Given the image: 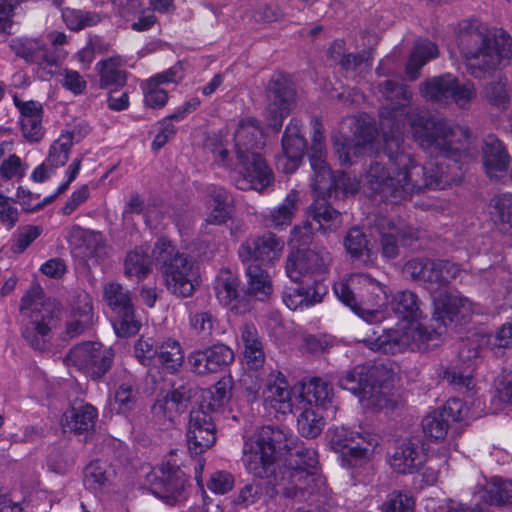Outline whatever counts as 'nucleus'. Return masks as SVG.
I'll list each match as a JSON object with an SVG mask.
<instances>
[{
	"instance_id": "nucleus-10",
	"label": "nucleus",
	"mask_w": 512,
	"mask_h": 512,
	"mask_svg": "<svg viewBox=\"0 0 512 512\" xmlns=\"http://www.w3.org/2000/svg\"><path fill=\"white\" fill-rule=\"evenodd\" d=\"M275 485L281 488L282 494L288 498L308 500L310 496H326L328 488L324 478L318 471L305 470L301 466L285 467L281 478L275 477Z\"/></svg>"
},
{
	"instance_id": "nucleus-32",
	"label": "nucleus",
	"mask_w": 512,
	"mask_h": 512,
	"mask_svg": "<svg viewBox=\"0 0 512 512\" xmlns=\"http://www.w3.org/2000/svg\"><path fill=\"white\" fill-rule=\"evenodd\" d=\"M97 417V409L91 404L85 403L66 411L62 424L65 429L81 434L94 428Z\"/></svg>"
},
{
	"instance_id": "nucleus-27",
	"label": "nucleus",
	"mask_w": 512,
	"mask_h": 512,
	"mask_svg": "<svg viewBox=\"0 0 512 512\" xmlns=\"http://www.w3.org/2000/svg\"><path fill=\"white\" fill-rule=\"evenodd\" d=\"M234 154L258 152L265 146V136L260 123L254 118L242 119L234 132Z\"/></svg>"
},
{
	"instance_id": "nucleus-1",
	"label": "nucleus",
	"mask_w": 512,
	"mask_h": 512,
	"mask_svg": "<svg viewBox=\"0 0 512 512\" xmlns=\"http://www.w3.org/2000/svg\"><path fill=\"white\" fill-rule=\"evenodd\" d=\"M377 89L379 129L389 163H371L365 176L369 187L399 203L459 183L460 161L468 156L469 129L413 109V92L403 83L385 80Z\"/></svg>"
},
{
	"instance_id": "nucleus-37",
	"label": "nucleus",
	"mask_w": 512,
	"mask_h": 512,
	"mask_svg": "<svg viewBox=\"0 0 512 512\" xmlns=\"http://www.w3.org/2000/svg\"><path fill=\"white\" fill-rule=\"evenodd\" d=\"M124 60L120 56L109 57L96 64L101 88H119L126 84V73L121 69Z\"/></svg>"
},
{
	"instance_id": "nucleus-25",
	"label": "nucleus",
	"mask_w": 512,
	"mask_h": 512,
	"mask_svg": "<svg viewBox=\"0 0 512 512\" xmlns=\"http://www.w3.org/2000/svg\"><path fill=\"white\" fill-rule=\"evenodd\" d=\"M426 461V455L418 442L404 441L398 445L390 457L391 468L401 474H412Z\"/></svg>"
},
{
	"instance_id": "nucleus-58",
	"label": "nucleus",
	"mask_w": 512,
	"mask_h": 512,
	"mask_svg": "<svg viewBox=\"0 0 512 512\" xmlns=\"http://www.w3.org/2000/svg\"><path fill=\"white\" fill-rule=\"evenodd\" d=\"M415 500L407 492L393 491L381 506L382 512H414Z\"/></svg>"
},
{
	"instance_id": "nucleus-43",
	"label": "nucleus",
	"mask_w": 512,
	"mask_h": 512,
	"mask_svg": "<svg viewBox=\"0 0 512 512\" xmlns=\"http://www.w3.org/2000/svg\"><path fill=\"white\" fill-rule=\"evenodd\" d=\"M307 405V402L304 404L297 403V406L294 408L300 411L297 418L298 431L306 438H315L323 430L324 417L314 407Z\"/></svg>"
},
{
	"instance_id": "nucleus-39",
	"label": "nucleus",
	"mask_w": 512,
	"mask_h": 512,
	"mask_svg": "<svg viewBox=\"0 0 512 512\" xmlns=\"http://www.w3.org/2000/svg\"><path fill=\"white\" fill-rule=\"evenodd\" d=\"M299 207V194L292 190L285 199L273 208L266 217V223L269 227L281 229L289 226Z\"/></svg>"
},
{
	"instance_id": "nucleus-13",
	"label": "nucleus",
	"mask_w": 512,
	"mask_h": 512,
	"mask_svg": "<svg viewBox=\"0 0 512 512\" xmlns=\"http://www.w3.org/2000/svg\"><path fill=\"white\" fill-rule=\"evenodd\" d=\"M267 99L265 120L268 126L279 131L283 119L289 115L296 105L295 88L286 77H274L268 85Z\"/></svg>"
},
{
	"instance_id": "nucleus-19",
	"label": "nucleus",
	"mask_w": 512,
	"mask_h": 512,
	"mask_svg": "<svg viewBox=\"0 0 512 512\" xmlns=\"http://www.w3.org/2000/svg\"><path fill=\"white\" fill-rule=\"evenodd\" d=\"M265 405L277 413L288 414L297 406L299 395L288 384L281 372H272L263 390Z\"/></svg>"
},
{
	"instance_id": "nucleus-5",
	"label": "nucleus",
	"mask_w": 512,
	"mask_h": 512,
	"mask_svg": "<svg viewBox=\"0 0 512 512\" xmlns=\"http://www.w3.org/2000/svg\"><path fill=\"white\" fill-rule=\"evenodd\" d=\"M338 385L359 398L367 409L389 406L393 387V373L384 365H358L338 379Z\"/></svg>"
},
{
	"instance_id": "nucleus-30",
	"label": "nucleus",
	"mask_w": 512,
	"mask_h": 512,
	"mask_svg": "<svg viewBox=\"0 0 512 512\" xmlns=\"http://www.w3.org/2000/svg\"><path fill=\"white\" fill-rule=\"evenodd\" d=\"M299 404L307 402V406L326 407L333 398V387L322 378L314 377L301 384L298 391Z\"/></svg>"
},
{
	"instance_id": "nucleus-14",
	"label": "nucleus",
	"mask_w": 512,
	"mask_h": 512,
	"mask_svg": "<svg viewBox=\"0 0 512 512\" xmlns=\"http://www.w3.org/2000/svg\"><path fill=\"white\" fill-rule=\"evenodd\" d=\"M368 336L361 341L373 351L396 354L412 347L421 337H425L424 327L401 323L394 328L384 329L381 334Z\"/></svg>"
},
{
	"instance_id": "nucleus-31",
	"label": "nucleus",
	"mask_w": 512,
	"mask_h": 512,
	"mask_svg": "<svg viewBox=\"0 0 512 512\" xmlns=\"http://www.w3.org/2000/svg\"><path fill=\"white\" fill-rule=\"evenodd\" d=\"M240 344L246 364L251 369H259L265 362V353L258 331L253 324H245L241 328Z\"/></svg>"
},
{
	"instance_id": "nucleus-49",
	"label": "nucleus",
	"mask_w": 512,
	"mask_h": 512,
	"mask_svg": "<svg viewBox=\"0 0 512 512\" xmlns=\"http://www.w3.org/2000/svg\"><path fill=\"white\" fill-rule=\"evenodd\" d=\"M461 268L458 264L447 260L434 261L430 293H436L446 287L460 274Z\"/></svg>"
},
{
	"instance_id": "nucleus-2",
	"label": "nucleus",
	"mask_w": 512,
	"mask_h": 512,
	"mask_svg": "<svg viewBox=\"0 0 512 512\" xmlns=\"http://www.w3.org/2000/svg\"><path fill=\"white\" fill-rule=\"evenodd\" d=\"M458 46L475 78L508 66L512 59V38L504 31L492 35L478 20L460 23Z\"/></svg>"
},
{
	"instance_id": "nucleus-59",
	"label": "nucleus",
	"mask_w": 512,
	"mask_h": 512,
	"mask_svg": "<svg viewBox=\"0 0 512 512\" xmlns=\"http://www.w3.org/2000/svg\"><path fill=\"white\" fill-rule=\"evenodd\" d=\"M328 437L331 448L337 453H342L357 440L364 439L365 434L353 432L344 427H336L328 430Z\"/></svg>"
},
{
	"instance_id": "nucleus-16",
	"label": "nucleus",
	"mask_w": 512,
	"mask_h": 512,
	"mask_svg": "<svg viewBox=\"0 0 512 512\" xmlns=\"http://www.w3.org/2000/svg\"><path fill=\"white\" fill-rule=\"evenodd\" d=\"M187 445L191 454H201L216 442V425L214 414L196 408L190 412L187 428Z\"/></svg>"
},
{
	"instance_id": "nucleus-17",
	"label": "nucleus",
	"mask_w": 512,
	"mask_h": 512,
	"mask_svg": "<svg viewBox=\"0 0 512 512\" xmlns=\"http://www.w3.org/2000/svg\"><path fill=\"white\" fill-rule=\"evenodd\" d=\"M163 275L167 289L178 297H189L199 282V270L196 263L188 256H178Z\"/></svg>"
},
{
	"instance_id": "nucleus-55",
	"label": "nucleus",
	"mask_w": 512,
	"mask_h": 512,
	"mask_svg": "<svg viewBox=\"0 0 512 512\" xmlns=\"http://www.w3.org/2000/svg\"><path fill=\"white\" fill-rule=\"evenodd\" d=\"M434 260L428 258H415L409 260L403 268L404 273L414 281L425 284L430 291Z\"/></svg>"
},
{
	"instance_id": "nucleus-51",
	"label": "nucleus",
	"mask_w": 512,
	"mask_h": 512,
	"mask_svg": "<svg viewBox=\"0 0 512 512\" xmlns=\"http://www.w3.org/2000/svg\"><path fill=\"white\" fill-rule=\"evenodd\" d=\"M488 342L489 338L482 333L471 334L461 342L458 352L459 360L466 366V368H471L479 357L480 350L486 346Z\"/></svg>"
},
{
	"instance_id": "nucleus-34",
	"label": "nucleus",
	"mask_w": 512,
	"mask_h": 512,
	"mask_svg": "<svg viewBox=\"0 0 512 512\" xmlns=\"http://www.w3.org/2000/svg\"><path fill=\"white\" fill-rule=\"evenodd\" d=\"M379 444L376 435L365 434L364 439L357 440L341 453L342 462L347 467H360L366 464L372 457L375 448Z\"/></svg>"
},
{
	"instance_id": "nucleus-8",
	"label": "nucleus",
	"mask_w": 512,
	"mask_h": 512,
	"mask_svg": "<svg viewBox=\"0 0 512 512\" xmlns=\"http://www.w3.org/2000/svg\"><path fill=\"white\" fill-rule=\"evenodd\" d=\"M434 310L430 324L424 327L425 339L444 335L449 328L465 324L474 313V304L456 292H439L433 296Z\"/></svg>"
},
{
	"instance_id": "nucleus-60",
	"label": "nucleus",
	"mask_w": 512,
	"mask_h": 512,
	"mask_svg": "<svg viewBox=\"0 0 512 512\" xmlns=\"http://www.w3.org/2000/svg\"><path fill=\"white\" fill-rule=\"evenodd\" d=\"M178 256H185L179 253L171 241L161 238L158 239L152 250V257L154 261L161 265V270L167 268Z\"/></svg>"
},
{
	"instance_id": "nucleus-61",
	"label": "nucleus",
	"mask_w": 512,
	"mask_h": 512,
	"mask_svg": "<svg viewBox=\"0 0 512 512\" xmlns=\"http://www.w3.org/2000/svg\"><path fill=\"white\" fill-rule=\"evenodd\" d=\"M485 97L491 105L504 110L510 99L507 92V80L500 79L489 83L485 88Z\"/></svg>"
},
{
	"instance_id": "nucleus-45",
	"label": "nucleus",
	"mask_w": 512,
	"mask_h": 512,
	"mask_svg": "<svg viewBox=\"0 0 512 512\" xmlns=\"http://www.w3.org/2000/svg\"><path fill=\"white\" fill-rule=\"evenodd\" d=\"M156 357L161 366L170 373L177 372L184 362L182 346L173 338H167L157 345Z\"/></svg>"
},
{
	"instance_id": "nucleus-9",
	"label": "nucleus",
	"mask_w": 512,
	"mask_h": 512,
	"mask_svg": "<svg viewBox=\"0 0 512 512\" xmlns=\"http://www.w3.org/2000/svg\"><path fill=\"white\" fill-rule=\"evenodd\" d=\"M419 93L429 102L440 106L455 104L460 109H467L477 95L473 83H461L450 73L426 79L420 84Z\"/></svg>"
},
{
	"instance_id": "nucleus-20",
	"label": "nucleus",
	"mask_w": 512,
	"mask_h": 512,
	"mask_svg": "<svg viewBox=\"0 0 512 512\" xmlns=\"http://www.w3.org/2000/svg\"><path fill=\"white\" fill-rule=\"evenodd\" d=\"M12 50L17 56L27 62L37 64L42 70L41 78L48 80L53 76L52 68L59 65V58L49 54L47 49L37 40H15L11 43Z\"/></svg>"
},
{
	"instance_id": "nucleus-36",
	"label": "nucleus",
	"mask_w": 512,
	"mask_h": 512,
	"mask_svg": "<svg viewBox=\"0 0 512 512\" xmlns=\"http://www.w3.org/2000/svg\"><path fill=\"white\" fill-rule=\"evenodd\" d=\"M489 213L495 229L512 236V194L495 196L491 200Z\"/></svg>"
},
{
	"instance_id": "nucleus-64",
	"label": "nucleus",
	"mask_w": 512,
	"mask_h": 512,
	"mask_svg": "<svg viewBox=\"0 0 512 512\" xmlns=\"http://www.w3.org/2000/svg\"><path fill=\"white\" fill-rule=\"evenodd\" d=\"M488 492L495 503H512V480L493 478Z\"/></svg>"
},
{
	"instance_id": "nucleus-54",
	"label": "nucleus",
	"mask_w": 512,
	"mask_h": 512,
	"mask_svg": "<svg viewBox=\"0 0 512 512\" xmlns=\"http://www.w3.org/2000/svg\"><path fill=\"white\" fill-rule=\"evenodd\" d=\"M62 16L67 27L74 31L95 26L102 20L99 13L81 9H66L63 11Z\"/></svg>"
},
{
	"instance_id": "nucleus-62",
	"label": "nucleus",
	"mask_w": 512,
	"mask_h": 512,
	"mask_svg": "<svg viewBox=\"0 0 512 512\" xmlns=\"http://www.w3.org/2000/svg\"><path fill=\"white\" fill-rule=\"evenodd\" d=\"M160 86L161 85L151 78L143 84L144 101L149 107L161 108L166 104L168 94L166 90Z\"/></svg>"
},
{
	"instance_id": "nucleus-41",
	"label": "nucleus",
	"mask_w": 512,
	"mask_h": 512,
	"mask_svg": "<svg viewBox=\"0 0 512 512\" xmlns=\"http://www.w3.org/2000/svg\"><path fill=\"white\" fill-rule=\"evenodd\" d=\"M310 217L318 224V228L336 231L342 225L341 214L333 209L324 198H317L309 207Z\"/></svg>"
},
{
	"instance_id": "nucleus-4",
	"label": "nucleus",
	"mask_w": 512,
	"mask_h": 512,
	"mask_svg": "<svg viewBox=\"0 0 512 512\" xmlns=\"http://www.w3.org/2000/svg\"><path fill=\"white\" fill-rule=\"evenodd\" d=\"M19 311L22 337L33 349L42 350L56 327L60 303L46 297L42 288L34 285L22 297Z\"/></svg>"
},
{
	"instance_id": "nucleus-63",
	"label": "nucleus",
	"mask_w": 512,
	"mask_h": 512,
	"mask_svg": "<svg viewBox=\"0 0 512 512\" xmlns=\"http://www.w3.org/2000/svg\"><path fill=\"white\" fill-rule=\"evenodd\" d=\"M210 357L212 373H216L234 360V352L224 344L207 348Z\"/></svg>"
},
{
	"instance_id": "nucleus-6",
	"label": "nucleus",
	"mask_w": 512,
	"mask_h": 512,
	"mask_svg": "<svg viewBox=\"0 0 512 512\" xmlns=\"http://www.w3.org/2000/svg\"><path fill=\"white\" fill-rule=\"evenodd\" d=\"M338 299L367 322L378 320L388 303L386 286L368 274L354 273L334 284Z\"/></svg>"
},
{
	"instance_id": "nucleus-24",
	"label": "nucleus",
	"mask_w": 512,
	"mask_h": 512,
	"mask_svg": "<svg viewBox=\"0 0 512 512\" xmlns=\"http://www.w3.org/2000/svg\"><path fill=\"white\" fill-rule=\"evenodd\" d=\"M187 476L179 468L164 473L155 484L152 493L168 505H177L187 499Z\"/></svg>"
},
{
	"instance_id": "nucleus-21",
	"label": "nucleus",
	"mask_w": 512,
	"mask_h": 512,
	"mask_svg": "<svg viewBox=\"0 0 512 512\" xmlns=\"http://www.w3.org/2000/svg\"><path fill=\"white\" fill-rule=\"evenodd\" d=\"M482 161L485 173L491 180H501L506 176L510 158L503 143L493 134L484 139Z\"/></svg>"
},
{
	"instance_id": "nucleus-40",
	"label": "nucleus",
	"mask_w": 512,
	"mask_h": 512,
	"mask_svg": "<svg viewBox=\"0 0 512 512\" xmlns=\"http://www.w3.org/2000/svg\"><path fill=\"white\" fill-rule=\"evenodd\" d=\"M310 164L313 170L311 187L318 196L331 195L335 176L326 162V156H310Z\"/></svg>"
},
{
	"instance_id": "nucleus-28",
	"label": "nucleus",
	"mask_w": 512,
	"mask_h": 512,
	"mask_svg": "<svg viewBox=\"0 0 512 512\" xmlns=\"http://www.w3.org/2000/svg\"><path fill=\"white\" fill-rule=\"evenodd\" d=\"M89 132V127L85 122H81L72 130L63 132L50 146L47 158V165L54 166L56 169L64 166L68 159L70 150L74 142H79Z\"/></svg>"
},
{
	"instance_id": "nucleus-44",
	"label": "nucleus",
	"mask_w": 512,
	"mask_h": 512,
	"mask_svg": "<svg viewBox=\"0 0 512 512\" xmlns=\"http://www.w3.org/2000/svg\"><path fill=\"white\" fill-rule=\"evenodd\" d=\"M391 305L395 314L404 320L417 321L422 317L420 300L412 291L397 292L391 301Z\"/></svg>"
},
{
	"instance_id": "nucleus-26",
	"label": "nucleus",
	"mask_w": 512,
	"mask_h": 512,
	"mask_svg": "<svg viewBox=\"0 0 512 512\" xmlns=\"http://www.w3.org/2000/svg\"><path fill=\"white\" fill-rule=\"evenodd\" d=\"M14 103L21 115L20 124L24 138L30 142L40 141L44 136L42 104L34 100L23 102L17 97L14 98Z\"/></svg>"
},
{
	"instance_id": "nucleus-23",
	"label": "nucleus",
	"mask_w": 512,
	"mask_h": 512,
	"mask_svg": "<svg viewBox=\"0 0 512 512\" xmlns=\"http://www.w3.org/2000/svg\"><path fill=\"white\" fill-rule=\"evenodd\" d=\"M381 234L380 244L383 257L395 258L399 253V242L407 244L408 241L417 238L416 232L405 225L396 224L394 221L380 218L377 222Z\"/></svg>"
},
{
	"instance_id": "nucleus-12",
	"label": "nucleus",
	"mask_w": 512,
	"mask_h": 512,
	"mask_svg": "<svg viewBox=\"0 0 512 512\" xmlns=\"http://www.w3.org/2000/svg\"><path fill=\"white\" fill-rule=\"evenodd\" d=\"M331 255L324 247L292 250L287 255L285 271L293 281L327 272Z\"/></svg>"
},
{
	"instance_id": "nucleus-53",
	"label": "nucleus",
	"mask_w": 512,
	"mask_h": 512,
	"mask_svg": "<svg viewBox=\"0 0 512 512\" xmlns=\"http://www.w3.org/2000/svg\"><path fill=\"white\" fill-rule=\"evenodd\" d=\"M238 281L230 270H221L215 280V292L223 305H230L238 294Z\"/></svg>"
},
{
	"instance_id": "nucleus-52",
	"label": "nucleus",
	"mask_w": 512,
	"mask_h": 512,
	"mask_svg": "<svg viewBox=\"0 0 512 512\" xmlns=\"http://www.w3.org/2000/svg\"><path fill=\"white\" fill-rule=\"evenodd\" d=\"M113 476V469L103 461H92L84 471V484L91 490H98Z\"/></svg>"
},
{
	"instance_id": "nucleus-11",
	"label": "nucleus",
	"mask_w": 512,
	"mask_h": 512,
	"mask_svg": "<svg viewBox=\"0 0 512 512\" xmlns=\"http://www.w3.org/2000/svg\"><path fill=\"white\" fill-rule=\"evenodd\" d=\"M114 353L100 343L85 342L73 347L65 356L68 367L83 371L93 379L103 376L111 367Z\"/></svg>"
},
{
	"instance_id": "nucleus-33",
	"label": "nucleus",
	"mask_w": 512,
	"mask_h": 512,
	"mask_svg": "<svg viewBox=\"0 0 512 512\" xmlns=\"http://www.w3.org/2000/svg\"><path fill=\"white\" fill-rule=\"evenodd\" d=\"M93 323L92 303L87 294L79 295L72 307L70 320L66 325V333L73 338L82 334Z\"/></svg>"
},
{
	"instance_id": "nucleus-47",
	"label": "nucleus",
	"mask_w": 512,
	"mask_h": 512,
	"mask_svg": "<svg viewBox=\"0 0 512 512\" xmlns=\"http://www.w3.org/2000/svg\"><path fill=\"white\" fill-rule=\"evenodd\" d=\"M289 445L291 449H284L289 453L290 459L289 464L295 466H301L305 470L317 471L318 457L317 453L313 448H307L302 442L298 441V438L288 433Z\"/></svg>"
},
{
	"instance_id": "nucleus-57",
	"label": "nucleus",
	"mask_w": 512,
	"mask_h": 512,
	"mask_svg": "<svg viewBox=\"0 0 512 512\" xmlns=\"http://www.w3.org/2000/svg\"><path fill=\"white\" fill-rule=\"evenodd\" d=\"M137 397L138 389L133 379L121 383L114 395V402L118 406V411L126 413L132 410L136 405Z\"/></svg>"
},
{
	"instance_id": "nucleus-15",
	"label": "nucleus",
	"mask_w": 512,
	"mask_h": 512,
	"mask_svg": "<svg viewBox=\"0 0 512 512\" xmlns=\"http://www.w3.org/2000/svg\"><path fill=\"white\" fill-rule=\"evenodd\" d=\"M284 241L272 232L247 237L239 246L238 256L244 263L274 264L282 255Z\"/></svg>"
},
{
	"instance_id": "nucleus-7",
	"label": "nucleus",
	"mask_w": 512,
	"mask_h": 512,
	"mask_svg": "<svg viewBox=\"0 0 512 512\" xmlns=\"http://www.w3.org/2000/svg\"><path fill=\"white\" fill-rule=\"evenodd\" d=\"M288 432L272 426L260 428L243 444L242 462L246 470L259 479L269 478L276 470V454L291 449Z\"/></svg>"
},
{
	"instance_id": "nucleus-56",
	"label": "nucleus",
	"mask_w": 512,
	"mask_h": 512,
	"mask_svg": "<svg viewBox=\"0 0 512 512\" xmlns=\"http://www.w3.org/2000/svg\"><path fill=\"white\" fill-rule=\"evenodd\" d=\"M117 318L113 322V328L117 336L130 337L138 333L141 322L136 318L134 306L121 312H116Z\"/></svg>"
},
{
	"instance_id": "nucleus-48",
	"label": "nucleus",
	"mask_w": 512,
	"mask_h": 512,
	"mask_svg": "<svg viewBox=\"0 0 512 512\" xmlns=\"http://www.w3.org/2000/svg\"><path fill=\"white\" fill-rule=\"evenodd\" d=\"M124 272L127 277L141 280L151 272V261L142 247L130 251L125 258Z\"/></svg>"
},
{
	"instance_id": "nucleus-38",
	"label": "nucleus",
	"mask_w": 512,
	"mask_h": 512,
	"mask_svg": "<svg viewBox=\"0 0 512 512\" xmlns=\"http://www.w3.org/2000/svg\"><path fill=\"white\" fill-rule=\"evenodd\" d=\"M246 293L259 300L267 299L273 292L271 277L260 265L249 264L246 268Z\"/></svg>"
},
{
	"instance_id": "nucleus-29",
	"label": "nucleus",
	"mask_w": 512,
	"mask_h": 512,
	"mask_svg": "<svg viewBox=\"0 0 512 512\" xmlns=\"http://www.w3.org/2000/svg\"><path fill=\"white\" fill-rule=\"evenodd\" d=\"M306 140L301 133V123L298 119H291L287 125L283 138L282 147L284 152V159L290 164L287 171L296 169L298 162L304 155L306 150Z\"/></svg>"
},
{
	"instance_id": "nucleus-46",
	"label": "nucleus",
	"mask_w": 512,
	"mask_h": 512,
	"mask_svg": "<svg viewBox=\"0 0 512 512\" xmlns=\"http://www.w3.org/2000/svg\"><path fill=\"white\" fill-rule=\"evenodd\" d=\"M232 383L230 378L220 379L209 391L202 396L199 408L215 414L227 404L231 398Z\"/></svg>"
},
{
	"instance_id": "nucleus-18",
	"label": "nucleus",
	"mask_w": 512,
	"mask_h": 512,
	"mask_svg": "<svg viewBox=\"0 0 512 512\" xmlns=\"http://www.w3.org/2000/svg\"><path fill=\"white\" fill-rule=\"evenodd\" d=\"M468 417L464 403L457 398L449 399L442 409L434 410L422 420L423 433L435 441L447 436L451 422L463 421Z\"/></svg>"
},
{
	"instance_id": "nucleus-3",
	"label": "nucleus",
	"mask_w": 512,
	"mask_h": 512,
	"mask_svg": "<svg viewBox=\"0 0 512 512\" xmlns=\"http://www.w3.org/2000/svg\"><path fill=\"white\" fill-rule=\"evenodd\" d=\"M206 149L212 154L214 162L231 169L232 179L240 190L254 189L262 191L273 181L272 170L259 152H239L234 158L230 155L228 143L219 136L211 137L206 142Z\"/></svg>"
},
{
	"instance_id": "nucleus-50",
	"label": "nucleus",
	"mask_w": 512,
	"mask_h": 512,
	"mask_svg": "<svg viewBox=\"0 0 512 512\" xmlns=\"http://www.w3.org/2000/svg\"><path fill=\"white\" fill-rule=\"evenodd\" d=\"M103 297L115 313L134 306L130 292L117 282H108L104 285Z\"/></svg>"
},
{
	"instance_id": "nucleus-42",
	"label": "nucleus",
	"mask_w": 512,
	"mask_h": 512,
	"mask_svg": "<svg viewBox=\"0 0 512 512\" xmlns=\"http://www.w3.org/2000/svg\"><path fill=\"white\" fill-rule=\"evenodd\" d=\"M439 54L438 47L429 40H419L406 65V73L411 80L419 77L420 69L431 59Z\"/></svg>"
},
{
	"instance_id": "nucleus-22",
	"label": "nucleus",
	"mask_w": 512,
	"mask_h": 512,
	"mask_svg": "<svg viewBox=\"0 0 512 512\" xmlns=\"http://www.w3.org/2000/svg\"><path fill=\"white\" fill-rule=\"evenodd\" d=\"M67 240L80 250L79 253L84 258L99 260L107 255L106 240L99 231L83 229L75 225L67 231Z\"/></svg>"
},
{
	"instance_id": "nucleus-35",
	"label": "nucleus",
	"mask_w": 512,
	"mask_h": 512,
	"mask_svg": "<svg viewBox=\"0 0 512 512\" xmlns=\"http://www.w3.org/2000/svg\"><path fill=\"white\" fill-rule=\"evenodd\" d=\"M344 246L354 260H360L366 265H372L376 260V253L370 247L364 232L358 227H353L347 232Z\"/></svg>"
}]
</instances>
